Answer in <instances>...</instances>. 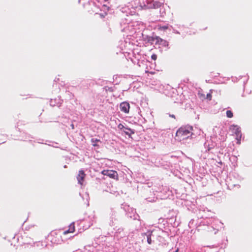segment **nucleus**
<instances>
[{"instance_id": "obj_1", "label": "nucleus", "mask_w": 252, "mask_h": 252, "mask_svg": "<svg viewBox=\"0 0 252 252\" xmlns=\"http://www.w3.org/2000/svg\"><path fill=\"white\" fill-rule=\"evenodd\" d=\"M68 229L64 230L63 232L62 231H53L49 236V239L51 242L55 244H61L63 241L62 238V234L66 235L68 233H73L75 230L74 222L71 223L69 226Z\"/></svg>"}, {"instance_id": "obj_2", "label": "nucleus", "mask_w": 252, "mask_h": 252, "mask_svg": "<svg viewBox=\"0 0 252 252\" xmlns=\"http://www.w3.org/2000/svg\"><path fill=\"white\" fill-rule=\"evenodd\" d=\"M193 128L190 126H182L179 128L176 133L175 139L178 141L187 139L192 135Z\"/></svg>"}, {"instance_id": "obj_3", "label": "nucleus", "mask_w": 252, "mask_h": 252, "mask_svg": "<svg viewBox=\"0 0 252 252\" xmlns=\"http://www.w3.org/2000/svg\"><path fill=\"white\" fill-rule=\"evenodd\" d=\"M151 42H155L156 45H161L163 47L168 46V42L158 36H152L149 39Z\"/></svg>"}, {"instance_id": "obj_4", "label": "nucleus", "mask_w": 252, "mask_h": 252, "mask_svg": "<svg viewBox=\"0 0 252 252\" xmlns=\"http://www.w3.org/2000/svg\"><path fill=\"white\" fill-rule=\"evenodd\" d=\"M211 225V226H208V231L209 232H213L214 231V233L216 234L219 228L222 227L223 223L221 221H212Z\"/></svg>"}, {"instance_id": "obj_5", "label": "nucleus", "mask_w": 252, "mask_h": 252, "mask_svg": "<svg viewBox=\"0 0 252 252\" xmlns=\"http://www.w3.org/2000/svg\"><path fill=\"white\" fill-rule=\"evenodd\" d=\"M104 175H106L112 179H116L118 177V174L116 171L111 170H104L101 172Z\"/></svg>"}, {"instance_id": "obj_6", "label": "nucleus", "mask_w": 252, "mask_h": 252, "mask_svg": "<svg viewBox=\"0 0 252 252\" xmlns=\"http://www.w3.org/2000/svg\"><path fill=\"white\" fill-rule=\"evenodd\" d=\"M85 177L86 174L85 173L84 171L82 170H79L77 176V179L79 184L81 185H83Z\"/></svg>"}, {"instance_id": "obj_7", "label": "nucleus", "mask_w": 252, "mask_h": 252, "mask_svg": "<svg viewBox=\"0 0 252 252\" xmlns=\"http://www.w3.org/2000/svg\"><path fill=\"white\" fill-rule=\"evenodd\" d=\"M120 108L121 111L128 113L129 111V104L126 102H123L120 104Z\"/></svg>"}, {"instance_id": "obj_8", "label": "nucleus", "mask_w": 252, "mask_h": 252, "mask_svg": "<svg viewBox=\"0 0 252 252\" xmlns=\"http://www.w3.org/2000/svg\"><path fill=\"white\" fill-rule=\"evenodd\" d=\"M30 221H24L22 225V229L25 230H29L33 226V225L30 223Z\"/></svg>"}, {"instance_id": "obj_9", "label": "nucleus", "mask_w": 252, "mask_h": 252, "mask_svg": "<svg viewBox=\"0 0 252 252\" xmlns=\"http://www.w3.org/2000/svg\"><path fill=\"white\" fill-rule=\"evenodd\" d=\"M230 129L234 131L236 136H240L241 135L240 128L237 126L232 125L230 126Z\"/></svg>"}, {"instance_id": "obj_10", "label": "nucleus", "mask_w": 252, "mask_h": 252, "mask_svg": "<svg viewBox=\"0 0 252 252\" xmlns=\"http://www.w3.org/2000/svg\"><path fill=\"white\" fill-rule=\"evenodd\" d=\"M163 0H162V2L159 1H154L153 3V6H149V7L151 8H158L163 4Z\"/></svg>"}, {"instance_id": "obj_11", "label": "nucleus", "mask_w": 252, "mask_h": 252, "mask_svg": "<svg viewBox=\"0 0 252 252\" xmlns=\"http://www.w3.org/2000/svg\"><path fill=\"white\" fill-rule=\"evenodd\" d=\"M123 132L129 136H130L131 134L134 133L130 128L127 127L125 128V129L123 130Z\"/></svg>"}, {"instance_id": "obj_12", "label": "nucleus", "mask_w": 252, "mask_h": 252, "mask_svg": "<svg viewBox=\"0 0 252 252\" xmlns=\"http://www.w3.org/2000/svg\"><path fill=\"white\" fill-rule=\"evenodd\" d=\"M36 246L38 247L40 249H42L46 247L47 244L45 242H38L36 243Z\"/></svg>"}, {"instance_id": "obj_13", "label": "nucleus", "mask_w": 252, "mask_h": 252, "mask_svg": "<svg viewBox=\"0 0 252 252\" xmlns=\"http://www.w3.org/2000/svg\"><path fill=\"white\" fill-rule=\"evenodd\" d=\"M100 141L99 139H96V138H93L91 139V142L93 143V145L94 147L97 146V144H96V142Z\"/></svg>"}, {"instance_id": "obj_14", "label": "nucleus", "mask_w": 252, "mask_h": 252, "mask_svg": "<svg viewBox=\"0 0 252 252\" xmlns=\"http://www.w3.org/2000/svg\"><path fill=\"white\" fill-rule=\"evenodd\" d=\"M226 116L229 118H231L233 117V114L232 112L230 110H227L226 111Z\"/></svg>"}, {"instance_id": "obj_15", "label": "nucleus", "mask_w": 252, "mask_h": 252, "mask_svg": "<svg viewBox=\"0 0 252 252\" xmlns=\"http://www.w3.org/2000/svg\"><path fill=\"white\" fill-rule=\"evenodd\" d=\"M198 97L202 100L205 99V95L202 93L199 92L198 93Z\"/></svg>"}, {"instance_id": "obj_16", "label": "nucleus", "mask_w": 252, "mask_h": 252, "mask_svg": "<svg viewBox=\"0 0 252 252\" xmlns=\"http://www.w3.org/2000/svg\"><path fill=\"white\" fill-rule=\"evenodd\" d=\"M168 28V26L167 25L163 26H159L158 28V30L160 31H165Z\"/></svg>"}, {"instance_id": "obj_17", "label": "nucleus", "mask_w": 252, "mask_h": 252, "mask_svg": "<svg viewBox=\"0 0 252 252\" xmlns=\"http://www.w3.org/2000/svg\"><path fill=\"white\" fill-rule=\"evenodd\" d=\"M147 242L149 244H152V239H151V235H148L147 236Z\"/></svg>"}, {"instance_id": "obj_18", "label": "nucleus", "mask_w": 252, "mask_h": 252, "mask_svg": "<svg viewBox=\"0 0 252 252\" xmlns=\"http://www.w3.org/2000/svg\"><path fill=\"white\" fill-rule=\"evenodd\" d=\"M205 99H207L209 100H211L212 99V94L211 93L207 94L206 95V97H205Z\"/></svg>"}, {"instance_id": "obj_19", "label": "nucleus", "mask_w": 252, "mask_h": 252, "mask_svg": "<svg viewBox=\"0 0 252 252\" xmlns=\"http://www.w3.org/2000/svg\"><path fill=\"white\" fill-rule=\"evenodd\" d=\"M242 134L240 135V136H236L237 143L238 144H240L241 143V138Z\"/></svg>"}, {"instance_id": "obj_20", "label": "nucleus", "mask_w": 252, "mask_h": 252, "mask_svg": "<svg viewBox=\"0 0 252 252\" xmlns=\"http://www.w3.org/2000/svg\"><path fill=\"white\" fill-rule=\"evenodd\" d=\"M118 127L121 130H124L125 128H126L122 124H120L118 126Z\"/></svg>"}, {"instance_id": "obj_21", "label": "nucleus", "mask_w": 252, "mask_h": 252, "mask_svg": "<svg viewBox=\"0 0 252 252\" xmlns=\"http://www.w3.org/2000/svg\"><path fill=\"white\" fill-rule=\"evenodd\" d=\"M152 60L156 61L157 59V55L156 54H153L151 56Z\"/></svg>"}, {"instance_id": "obj_22", "label": "nucleus", "mask_w": 252, "mask_h": 252, "mask_svg": "<svg viewBox=\"0 0 252 252\" xmlns=\"http://www.w3.org/2000/svg\"><path fill=\"white\" fill-rule=\"evenodd\" d=\"M107 15V13H105V15H102L101 14H100V16L101 17H104L105 16V15Z\"/></svg>"}, {"instance_id": "obj_23", "label": "nucleus", "mask_w": 252, "mask_h": 252, "mask_svg": "<svg viewBox=\"0 0 252 252\" xmlns=\"http://www.w3.org/2000/svg\"><path fill=\"white\" fill-rule=\"evenodd\" d=\"M146 72H149V71H146ZM150 73H151V74H155V72H150Z\"/></svg>"}, {"instance_id": "obj_24", "label": "nucleus", "mask_w": 252, "mask_h": 252, "mask_svg": "<svg viewBox=\"0 0 252 252\" xmlns=\"http://www.w3.org/2000/svg\"><path fill=\"white\" fill-rule=\"evenodd\" d=\"M103 7H104L105 8H106L107 10H109V7H107L106 5H103Z\"/></svg>"}, {"instance_id": "obj_25", "label": "nucleus", "mask_w": 252, "mask_h": 252, "mask_svg": "<svg viewBox=\"0 0 252 252\" xmlns=\"http://www.w3.org/2000/svg\"><path fill=\"white\" fill-rule=\"evenodd\" d=\"M71 126L72 129H74V125H73V124H72V125H71Z\"/></svg>"}, {"instance_id": "obj_26", "label": "nucleus", "mask_w": 252, "mask_h": 252, "mask_svg": "<svg viewBox=\"0 0 252 252\" xmlns=\"http://www.w3.org/2000/svg\"><path fill=\"white\" fill-rule=\"evenodd\" d=\"M170 116L172 118H175V117L174 115H171Z\"/></svg>"}, {"instance_id": "obj_27", "label": "nucleus", "mask_w": 252, "mask_h": 252, "mask_svg": "<svg viewBox=\"0 0 252 252\" xmlns=\"http://www.w3.org/2000/svg\"><path fill=\"white\" fill-rule=\"evenodd\" d=\"M16 238L17 239V236H16V235H15V236L13 237V239L14 240V239H15Z\"/></svg>"}, {"instance_id": "obj_28", "label": "nucleus", "mask_w": 252, "mask_h": 252, "mask_svg": "<svg viewBox=\"0 0 252 252\" xmlns=\"http://www.w3.org/2000/svg\"><path fill=\"white\" fill-rule=\"evenodd\" d=\"M179 252V249H177L175 252Z\"/></svg>"}, {"instance_id": "obj_29", "label": "nucleus", "mask_w": 252, "mask_h": 252, "mask_svg": "<svg viewBox=\"0 0 252 252\" xmlns=\"http://www.w3.org/2000/svg\"><path fill=\"white\" fill-rule=\"evenodd\" d=\"M88 222H89V226H90V222H91V221H88Z\"/></svg>"}]
</instances>
